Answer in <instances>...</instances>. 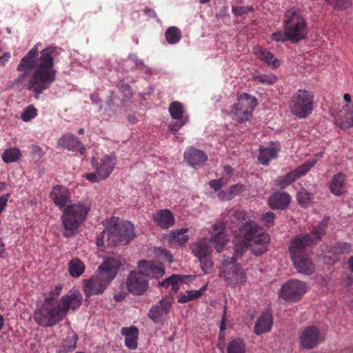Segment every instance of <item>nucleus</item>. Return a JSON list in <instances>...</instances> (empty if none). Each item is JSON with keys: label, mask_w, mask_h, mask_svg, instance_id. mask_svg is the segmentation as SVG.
<instances>
[{"label": "nucleus", "mask_w": 353, "mask_h": 353, "mask_svg": "<svg viewBox=\"0 0 353 353\" xmlns=\"http://www.w3.org/2000/svg\"><path fill=\"white\" fill-rule=\"evenodd\" d=\"M169 112L172 119L176 120H181L188 119V117H183V106L179 101H173L170 103L169 107Z\"/></svg>", "instance_id": "473e14b6"}, {"label": "nucleus", "mask_w": 353, "mask_h": 353, "mask_svg": "<svg viewBox=\"0 0 353 353\" xmlns=\"http://www.w3.org/2000/svg\"><path fill=\"white\" fill-rule=\"evenodd\" d=\"M182 279L181 276L176 274H172L168 278L165 279L162 282L159 283V285L164 287V288H168L170 286L172 287V290L173 292H177L179 290V282L181 281Z\"/></svg>", "instance_id": "e433bc0d"}, {"label": "nucleus", "mask_w": 353, "mask_h": 353, "mask_svg": "<svg viewBox=\"0 0 353 353\" xmlns=\"http://www.w3.org/2000/svg\"><path fill=\"white\" fill-rule=\"evenodd\" d=\"M158 305H159V307H161V311L164 312L166 314H168L172 307V302L170 301V299L168 297L163 298L159 301Z\"/></svg>", "instance_id": "09e8293b"}, {"label": "nucleus", "mask_w": 353, "mask_h": 353, "mask_svg": "<svg viewBox=\"0 0 353 353\" xmlns=\"http://www.w3.org/2000/svg\"><path fill=\"white\" fill-rule=\"evenodd\" d=\"M247 213L243 210H230L225 217V223L228 225L230 224V227L232 228L234 226H239V232L243 225H244L248 221H246ZM248 222H252L249 221Z\"/></svg>", "instance_id": "412c9836"}, {"label": "nucleus", "mask_w": 353, "mask_h": 353, "mask_svg": "<svg viewBox=\"0 0 353 353\" xmlns=\"http://www.w3.org/2000/svg\"><path fill=\"white\" fill-rule=\"evenodd\" d=\"M77 340L78 336L76 333L72 332L71 334H69L61 345L63 351L68 352L74 350L77 347Z\"/></svg>", "instance_id": "c9c22d12"}, {"label": "nucleus", "mask_w": 353, "mask_h": 353, "mask_svg": "<svg viewBox=\"0 0 353 353\" xmlns=\"http://www.w3.org/2000/svg\"><path fill=\"white\" fill-rule=\"evenodd\" d=\"M192 253L199 259L211 255V247L206 239H200L192 246Z\"/></svg>", "instance_id": "a878e982"}, {"label": "nucleus", "mask_w": 353, "mask_h": 353, "mask_svg": "<svg viewBox=\"0 0 353 353\" xmlns=\"http://www.w3.org/2000/svg\"><path fill=\"white\" fill-rule=\"evenodd\" d=\"M123 260L120 256L105 259L99 266L97 272L85 281L83 291L87 297L101 294L115 278Z\"/></svg>", "instance_id": "39448f33"}, {"label": "nucleus", "mask_w": 353, "mask_h": 353, "mask_svg": "<svg viewBox=\"0 0 353 353\" xmlns=\"http://www.w3.org/2000/svg\"><path fill=\"white\" fill-rule=\"evenodd\" d=\"M58 145L70 151H79L82 155L85 152L83 143L77 137L70 133L63 135L58 141Z\"/></svg>", "instance_id": "6ab92c4d"}, {"label": "nucleus", "mask_w": 353, "mask_h": 353, "mask_svg": "<svg viewBox=\"0 0 353 353\" xmlns=\"http://www.w3.org/2000/svg\"><path fill=\"white\" fill-rule=\"evenodd\" d=\"M164 314H167L161 311V309L159 307V305L152 306L148 314V317L156 323H158L161 321V319Z\"/></svg>", "instance_id": "ea45409f"}, {"label": "nucleus", "mask_w": 353, "mask_h": 353, "mask_svg": "<svg viewBox=\"0 0 353 353\" xmlns=\"http://www.w3.org/2000/svg\"><path fill=\"white\" fill-rule=\"evenodd\" d=\"M346 175L339 172L333 176L330 182V190L334 195L340 196L345 192Z\"/></svg>", "instance_id": "393cba45"}, {"label": "nucleus", "mask_w": 353, "mask_h": 353, "mask_svg": "<svg viewBox=\"0 0 353 353\" xmlns=\"http://www.w3.org/2000/svg\"><path fill=\"white\" fill-rule=\"evenodd\" d=\"M57 50V47H47L39 56L38 48L34 46L17 65V70L21 74L14 80L13 85L31 91L38 99L56 80L57 72L54 68V60Z\"/></svg>", "instance_id": "f257e3e1"}, {"label": "nucleus", "mask_w": 353, "mask_h": 353, "mask_svg": "<svg viewBox=\"0 0 353 353\" xmlns=\"http://www.w3.org/2000/svg\"><path fill=\"white\" fill-rule=\"evenodd\" d=\"M116 165V158L112 155H104L99 161L94 164L95 170L102 179H106L112 172Z\"/></svg>", "instance_id": "f3484780"}, {"label": "nucleus", "mask_w": 353, "mask_h": 353, "mask_svg": "<svg viewBox=\"0 0 353 353\" xmlns=\"http://www.w3.org/2000/svg\"><path fill=\"white\" fill-rule=\"evenodd\" d=\"M254 79L259 83L266 85H273L277 81V77L274 74H258L254 76Z\"/></svg>", "instance_id": "a19ab883"}, {"label": "nucleus", "mask_w": 353, "mask_h": 353, "mask_svg": "<svg viewBox=\"0 0 353 353\" xmlns=\"http://www.w3.org/2000/svg\"><path fill=\"white\" fill-rule=\"evenodd\" d=\"M85 178L92 183L99 182L103 180L98 174L97 171L95 172L88 173L85 175Z\"/></svg>", "instance_id": "6e6d98bb"}, {"label": "nucleus", "mask_w": 353, "mask_h": 353, "mask_svg": "<svg viewBox=\"0 0 353 353\" xmlns=\"http://www.w3.org/2000/svg\"><path fill=\"white\" fill-rule=\"evenodd\" d=\"M246 190V187L245 185L243 184H235L233 185H231L230 187V194L232 196H235L236 194H239V193Z\"/></svg>", "instance_id": "864d4df0"}, {"label": "nucleus", "mask_w": 353, "mask_h": 353, "mask_svg": "<svg viewBox=\"0 0 353 353\" xmlns=\"http://www.w3.org/2000/svg\"><path fill=\"white\" fill-rule=\"evenodd\" d=\"M52 298H46L44 304L36 310L34 319L38 325L43 327H52L62 321L70 309L76 310L80 307L82 296L79 292H74L61 297L58 305L49 307L46 305Z\"/></svg>", "instance_id": "20e7f679"}, {"label": "nucleus", "mask_w": 353, "mask_h": 353, "mask_svg": "<svg viewBox=\"0 0 353 353\" xmlns=\"http://www.w3.org/2000/svg\"><path fill=\"white\" fill-rule=\"evenodd\" d=\"M314 99L312 92L304 89L298 90L292 95L289 105L291 113L299 119L307 117L313 111Z\"/></svg>", "instance_id": "1a4fd4ad"}, {"label": "nucleus", "mask_w": 353, "mask_h": 353, "mask_svg": "<svg viewBox=\"0 0 353 353\" xmlns=\"http://www.w3.org/2000/svg\"><path fill=\"white\" fill-rule=\"evenodd\" d=\"M154 221L161 229H168L174 223V217L170 210H159L154 214Z\"/></svg>", "instance_id": "4be33fe9"}, {"label": "nucleus", "mask_w": 353, "mask_h": 353, "mask_svg": "<svg viewBox=\"0 0 353 353\" xmlns=\"http://www.w3.org/2000/svg\"><path fill=\"white\" fill-rule=\"evenodd\" d=\"M138 267L144 277L159 279L165 274L163 264L158 261L140 260L138 262Z\"/></svg>", "instance_id": "4468645a"}, {"label": "nucleus", "mask_w": 353, "mask_h": 353, "mask_svg": "<svg viewBox=\"0 0 353 353\" xmlns=\"http://www.w3.org/2000/svg\"><path fill=\"white\" fill-rule=\"evenodd\" d=\"M273 325V316L270 310H263L254 326V332L260 336L270 332Z\"/></svg>", "instance_id": "dca6fc26"}, {"label": "nucleus", "mask_w": 353, "mask_h": 353, "mask_svg": "<svg viewBox=\"0 0 353 353\" xmlns=\"http://www.w3.org/2000/svg\"><path fill=\"white\" fill-rule=\"evenodd\" d=\"M334 8L345 9L351 4L350 0H325Z\"/></svg>", "instance_id": "49530a36"}, {"label": "nucleus", "mask_w": 353, "mask_h": 353, "mask_svg": "<svg viewBox=\"0 0 353 353\" xmlns=\"http://www.w3.org/2000/svg\"><path fill=\"white\" fill-rule=\"evenodd\" d=\"M110 226L107 232V241L111 246L118 243H127L134 236V225L129 221H120L118 218L113 217Z\"/></svg>", "instance_id": "9d476101"}, {"label": "nucleus", "mask_w": 353, "mask_h": 353, "mask_svg": "<svg viewBox=\"0 0 353 353\" xmlns=\"http://www.w3.org/2000/svg\"><path fill=\"white\" fill-rule=\"evenodd\" d=\"M296 199L301 205H307L311 199L310 194L305 189L300 190L296 195Z\"/></svg>", "instance_id": "c03bdc74"}, {"label": "nucleus", "mask_w": 353, "mask_h": 353, "mask_svg": "<svg viewBox=\"0 0 353 353\" xmlns=\"http://www.w3.org/2000/svg\"><path fill=\"white\" fill-rule=\"evenodd\" d=\"M325 225L321 223L313 230L305 235H299L290 241V253L293 265L298 272L311 275L315 270V265L309 259L306 248L321 239L325 233Z\"/></svg>", "instance_id": "7ed1b4c3"}, {"label": "nucleus", "mask_w": 353, "mask_h": 353, "mask_svg": "<svg viewBox=\"0 0 353 353\" xmlns=\"http://www.w3.org/2000/svg\"><path fill=\"white\" fill-rule=\"evenodd\" d=\"M37 115V109L32 105H28L21 114V119L23 121H30Z\"/></svg>", "instance_id": "37998d69"}, {"label": "nucleus", "mask_w": 353, "mask_h": 353, "mask_svg": "<svg viewBox=\"0 0 353 353\" xmlns=\"http://www.w3.org/2000/svg\"><path fill=\"white\" fill-rule=\"evenodd\" d=\"M324 340L316 326L305 327L300 336L301 345L305 349H312Z\"/></svg>", "instance_id": "2eb2a0df"}, {"label": "nucleus", "mask_w": 353, "mask_h": 353, "mask_svg": "<svg viewBox=\"0 0 353 353\" xmlns=\"http://www.w3.org/2000/svg\"><path fill=\"white\" fill-rule=\"evenodd\" d=\"M210 241L214 244V248L218 252H220L225 245L228 239L223 232H218L210 239Z\"/></svg>", "instance_id": "58836bf2"}, {"label": "nucleus", "mask_w": 353, "mask_h": 353, "mask_svg": "<svg viewBox=\"0 0 353 353\" xmlns=\"http://www.w3.org/2000/svg\"><path fill=\"white\" fill-rule=\"evenodd\" d=\"M190 301V299L188 297V291L185 294L180 293L178 296V302L181 303H185Z\"/></svg>", "instance_id": "bf43d9fd"}, {"label": "nucleus", "mask_w": 353, "mask_h": 353, "mask_svg": "<svg viewBox=\"0 0 353 353\" xmlns=\"http://www.w3.org/2000/svg\"><path fill=\"white\" fill-rule=\"evenodd\" d=\"M50 197L59 209L63 208L61 219L66 230L64 236H70L85 219L90 212V207L81 203L66 206L70 201V194L68 190L62 185L54 186L50 193Z\"/></svg>", "instance_id": "f03ea898"}, {"label": "nucleus", "mask_w": 353, "mask_h": 353, "mask_svg": "<svg viewBox=\"0 0 353 353\" xmlns=\"http://www.w3.org/2000/svg\"><path fill=\"white\" fill-rule=\"evenodd\" d=\"M256 105L257 99L254 97L247 93L240 94L237 98V101L232 106V119L241 123L250 121Z\"/></svg>", "instance_id": "9b49d317"}, {"label": "nucleus", "mask_w": 353, "mask_h": 353, "mask_svg": "<svg viewBox=\"0 0 353 353\" xmlns=\"http://www.w3.org/2000/svg\"><path fill=\"white\" fill-rule=\"evenodd\" d=\"M165 37L170 44H175L181 40L182 35L180 29L175 26L169 27L165 32Z\"/></svg>", "instance_id": "7c9ffc66"}, {"label": "nucleus", "mask_w": 353, "mask_h": 353, "mask_svg": "<svg viewBox=\"0 0 353 353\" xmlns=\"http://www.w3.org/2000/svg\"><path fill=\"white\" fill-rule=\"evenodd\" d=\"M232 10L233 14L235 15H242L245 14L244 6L232 7Z\"/></svg>", "instance_id": "052dcab7"}, {"label": "nucleus", "mask_w": 353, "mask_h": 353, "mask_svg": "<svg viewBox=\"0 0 353 353\" xmlns=\"http://www.w3.org/2000/svg\"><path fill=\"white\" fill-rule=\"evenodd\" d=\"M295 181L296 179L290 171L285 175L279 176L275 180V185L280 189H285Z\"/></svg>", "instance_id": "4c0bfd02"}, {"label": "nucleus", "mask_w": 353, "mask_h": 353, "mask_svg": "<svg viewBox=\"0 0 353 353\" xmlns=\"http://www.w3.org/2000/svg\"><path fill=\"white\" fill-rule=\"evenodd\" d=\"M126 285L128 291L132 294H143L148 288V281L139 270L132 271L126 279Z\"/></svg>", "instance_id": "ddd939ff"}, {"label": "nucleus", "mask_w": 353, "mask_h": 353, "mask_svg": "<svg viewBox=\"0 0 353 353\" xmlns=\"http://www.w3.org/2000/svg\"><path fill=\"white\" fill-rule=\"evenodd\" d=\"M256 54L259 59L264 61L268 65L272 66V68H276L280 65L279 61L274 58V54L270 51L260 48L256 52Z\"/></svg>", "instance_id": "cd10ccee"}, {"label": "nucleus", "mask_w": 353, "mask_h": 353, "mask_svg": "<svg viewBox=\"0 0 353 353\" xmlns=\"http://www.w3.org/2000/svg\"><path fill=\"white\" fill-rule=\"evenodd\" d=\"M346 114L344 118L339 121V127L341 129H349L353 126V106L346 105L344 107Z\"/></svg>", "instance_id": "72a5a7b5"}, {"label": "nucleus", "mask_w": 353, "mask_h": 353, "mask_svg": "<svg viewBox=\"0 0 353 353\" xmlns=\"http://www.w3.org/2000/svg\"><path fill=\"white\" fill-rule=\"evenodd\" d=\"M10 58V54L8 52L4 53L3 55L0 57V63L2 65H4L6 62L8 61L9 59Z\"/></svg>", "instance_id": "0e129e2a"}, {"label": "nucleus", "mask_w": 353, "mask_h": 353, "mask_svg": "<svg viewBox=\"0 0 353 353\" xmlns=\"http://www.w3.org/2000/svg\"><path fill=\"white\" fill-rule=\"evenodd\" d=\"M209 185L215 191L219 190L221 188V185H219V182L217 181L216 180L210 181Z\"/></svg>", "instance_id": "680f3d73"}, {"label": "nucleus", "mask_w": 353, "mask_h": 353, "mask_svg": "<svg viewBox=\"0 0 353 353\" xmlns=\"http://www.w3.org/2000/svg\"><path fill=\"white\" fill-rule=\"evenodd\" d=\"M161 252L163 254V255H164L165 258L166 259V260L171 263L172 261L173 256L170 254V252L168 250H165V249L161 250Z\"/></svg>", "instance_id": "69168bd1"}, {"label": "nucleus", "mask_w": 353, "mask_h": 353, "mask_svg": "<svg viewBox=\"0 0 353 353\" xmlns=\"http://www.w3.org/2000/svg\"><path fill=\"white\" fill-rule=\"evenodd\" d=\"M306 292L307 287L304 282L290 279L282 285L279 296L286 302L295 303L300 301Z\"/></svg>", "instance_id": "f8f14e48"}, {"label": "nucleus", "mask_w": 353, "mask_h": 353, "mask_svg": "<svg viewBox=\"0 0 353 353\" xmlns=\"http://www.w3.org/2000/svg\"><path fill=\"white\" fill-rule=\"evenodd\" d=\"M205 289L206 286H203L199 290L188 291V297L190 299V301L199 298L202 295L203 292L205 290Z\"/></svg>", "instance_id": "5fc2aeb1"}, {"label": "nucleus", "mask_w": 353, "mask_h": 353, "mask_svg": "<svg viewBox=\"0 0 353 353\" xmlns=\"http://www.w3.org/2000/svg\"><path fill=\"white\" fill-rule=\"evenodd\" d=\"M21 151L17 148H10L6 150L2 154V159L5 163L15 162L20 159Z\"/></svg>", "instance_id": "f704fd0d"}, {"label": "nucleus", "mask_w": 353, "mask_h": 353, "mask_svg": "<svg viewBox=\"0 0 353 353\" xmlns=\"http://www.w3.org/2000/svg\"><path fill=\"white\" fill-rule=\"evenodd\" d=\"M271 39L276 42H285L290 41L292 43H293V39L290 37V35L288 31L285 30H284V32L276 31L273 32L271 34Z\"/></svg>", "instance_id": "79ce46f5"}, {"label": "nucleus", "mask_w": 353, "mask_h": 353, "mask_svg": "<svg viewBox=\"0 0 353 353\" xmlns=\"http://www.w3.org/2000/svg\"><path fill=\"white\" fill-rule=\"evenodd\" d=\"M316 163L317 159H316L307 161L291 172L295 177L296 180H297L302 176L305 175L310 170V169L315 165Z\"/></svg>", "instance_id": "c756f323"}, {"label": "nucleus", "mask_w": 353, "mask_h": 353, "mask_svg": "<svg viewBox=\"0 0 353 353\" xmlns=\"http://www.w3.org/2000/svg\"><path fill=\"white\" fill-rule=\"evenodd\" d=\"M280 148L279 145L275 143L271 144L268 147L261 146L259 148L258 161L261 164L267 165L272 159H274L277 157Z\"/></svg>", "instance_id": "5701e85b"}, {"label": "nucleus", "mask_w": 353, "mask_h": 353, "mask_svg": "<svg viewBox=\"0 0 353 353\" xmlns=\"http://www.w3.org/2000/svg\"><path fill=\"white\" fill-rule=\"evenodd\" d=\"M225 225H228V224L225 223V220H224V222L220 221V222L215 223L213 225V230L214 232H216L217 233L218 232H223V230L225 228Z\"/></svg>", "instance_id": "4d7b16f0"}, {"label": "nucleus", "mask_w": 353, "mask_h": 353, "mask_svg": "<svg viewBox=\"0 0 353 353\" xmlns=\"http://www.w3.org/2000/svg\"><path fill=\"white\" fill-rule=\"evenodd\" d=\"M243 241L234 244V255L241 256L249 246L252 247V252L256 256H260L267 250L266 245L270 242V236L263 232L255 222H247L241 229Z\"/></svg>", "instance_id": "423d86ee"}, {"label": "nucleus", "mask_w": 353, "mask_h": 353, "mask_svg": "<svg viewBox=\"0 0 353 353\" xmlns=\"http://www.w3.org/2000/svg\"><path fill=\"white\" fill-rule=\"evenodd\" d=\"M291 201L290 195L285 192H274L268 199V204L273 210L286 209Z\"/></svg>", "instance_id": "aec40b11"}, {"label": "nucleus", "mask_w": 353, "mask_h": 353, "mask_svg": "<svg viewBox=\"0 0 353 353\" xmlns=\"http://www.w3.org/2000/svg\"><path fill=\"white\" fill-rule=\"evenodd\" d=\"M219 276L225 283L232 287L244 284L247 276L241 265L236 262V257L225 256L219 267Z\"/></svg>", "instance_id": "6e6552de"}, {"label": "nucleus", "mask_w": 353, "mask_h": 353, "mask_svg": "<svg viewBox=\"0 0 353 353\" xmlns=\"http://www.w3.org/2000/svg\"><path fill=\"white\" fill-rule=\"evenodd\" d=\"M201 267L205 274H208L213 267V262L211 259V255L199 259Z\"/></svg>", "instance_id": "a18cd8bd"}, {"label": "nucleus", "mask_w": 353, "mask_h": 353, "mask_svg": "<svg viewBox=\"0 0 353 353\" xmlns=\"http://www.w3.org/2000/svg\"><path fill=\"white\" fill-rule=\"evenodd\" d=\"M117 86L124 97L129 98L132 96V90L128 84L121 82Z\"/></svg>", "instance_id": "8fccbe9b"}, {"label": "nucleus", "mask_w": 353, "mask_h": 353, "mask_svg": "<svg viewBox=\"0 0 353 353\" xmlns=\"http://www.w3.org/2000/svg\"><path fill=\"white\" fill-rule=\"evenodd\" d=\"M144 13L147 14L149 17L155 18L157 17V14L154 10L152 8H146L143 10Z\"/></svg>", "instance_id": "e2e57ef3"}, {"label": "nucleus", "mask_w": 353, "mask_h": 353, "mask_svg": "<svg viewBox=\"0 0 353 353\" xmlns=\"http://www.w3.org/2000/svg\"><path fill=\"white\" fill-rule=\"evenodd\" d=\"M184 159L188 165L197 168L205 164L208 156L203 151L190 147L185 151Z\"/></svg>", "instance_id": "a211bd4d"}, {"label": "nucleus", "mask_w": 353, "mask_h": 353, "mask_svg": "<svg viewBox=\"0 0 353 353\" xmlns=\"http://www.w3.org/2000/svg\"><path fill=\"white\" fill-rule=\"evenodd\" d=\"M188 231V228H182L171 232L169 236L170 241L172 243L175 245H183L186 243L189 240V236L186 234Z\"/></svg>", "instance_id": "bb28decb"}, {"label": "nucleus", "mask_w": 353, "mask_h": 353, "mask_svg": "<svg viewBox=\"0 0 353 353\" xmlns=\"http://www.w3.org/2000/svg\"><path fill=\"white\" fill-rule=\"evenodd\" d=\"M246 345L241 338L231 340L227 346V353H245Z\"/></svg>", "instance_id": "c85d7f7f"}, {"label": "nucleus", "mask_w": 353, "mask_h": 353, "mask_svg": "<svg viewBox=\"0 0 353 353\" xmlns=\"http://www.w3.org/2000/svg\"><path fill=\"white\" fill-rule=\"evenodd\" d=\"M224 171L228 175H230V174H232L233 169H232V168L230 165H226L224 166Z\"/></svg>", "instance_id": "774afa93"}, {"label": "nucleus", "mask_w": 353, "mask_h": 353, "mask_svg": "<svg viewBox=\"0 0 353 353\" xmlns=\"http://www.w3.org/2000/svg\"><path fill=\"white\" fill-rule=\"evenodd\" d=\"M121 334L125 336V345L130 350H136L138 346L139 330L136 326L123 327Z\"/></svg>", "instance_id": "b1692460"}, {"label": "nucleus", "mask_w": 353, "mask_h": 353, "mask_svg": "<svg viewBox=\"0 0 353 353\" xmlns=\"http://www.w3.org/2000/svg\"><path fill=\"white\" fill-rule=\"evenodd\" d=\"M339 247L342 253H348L352 249L351 244L347 243H341L339 244Z\"/></svg>", "instance_id": "13d9d810"}, {"label": "nucleus", "mask_w": 353, "mask_h": 353, "mask_svg": "<svg viewBox=\"0 0 353 353\" xmlns=\"http://www.w3.org/2000/svg\"><path fill=\"white\" fill-rule=\"evenodd\" d=\"M68 269L70 275L79 277L84 272L85 266L81 261L76 258L69 262Z\"/></svg>", "instance_id": "2f4dec72"}, {"label": "nucleus", "mask_w": 353, "mask_h": 353, "mask_svg": "<svg viewBox=\"0 0 353 353\" xmlns=\"http://www.w3.org/2000/svg\"><path fill=\"white\" fill-rule=\"evenodd\" d=\"M106 233L105 231H103L102 233H101V237H98L97 238V244L98 246H101L103 245V238L105 236V234Z\"/></svg>", "instance_id": "338daca9"}, {"label": "nucleus", "mask_w": 353, "mask_h": 353, "mask_svg": "<svg viewBox=\"0 0 353 353\" xmlns=\"http://www.w3.org/2000/svg\"><path fill=\"white\" fill-rule=\"evenodd\" d=\"M283 26L288 31L293 43L304 39L307 33L308 28L303 12L300 8L293 7L286 10L283 15Z\"/></svg>", "instance_id": "0eeeda50"}, {"label": "nucleus", "mask_w": 353, "mask_h": 353, "mask_svg": "<svg viewBox=\"0 0 353 353\" xmlns=\"http://www.w3.org/2000/svg\"><path fill=\"white\" fill-rule=\"evenodd\" d=\"M274 219L275 214L272 212H268L263 214L261 218L264 225L268 228H270L274 225Z\"/></svg>", "instance_id": "de8ad7c7"}, {"label": "nucleus", "mask_w": 353, "mask_h": 353, "mask_svg": "<svg viewBox=\"0 0 353 353\" xmlns=\"http://www.w3.org/2000/svg\"><path fill=\"white\" fill-rule=\"evenodd\" d=\"M30 148L32 158L40 159L43 156L44 152L40 146L37 145H32Z\"/></svg>", "instance_id": "603ef678"}, {"label": "nucleus", "mask_w": 353, "mask_h": 353, "mask_svg": "<svg viewBox=\"0 0 353 353\" xmlns=\"http://www.w3.org/2000/svg\"><path fill=\"white\" fill-rule=\"evenodd\" d=\"M188 119L179 120V121L169 125L170 131L174 134H176L187 122Z\"/></svg>", "instance_id": "3c124183"}]
</instances>
